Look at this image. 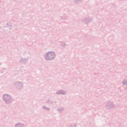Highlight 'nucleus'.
<instances>
[{
    "instance_id": "nucleus-1",
    "label": "nucleus",
    "mask_w": 127,
    "mask_h": 127,
    "mask_svg": "<svg viewBox=\"0 0 127 127\" xmlns=\"http://www.w3.org/2000/svg\"><path fill=\"white\" fill-rule=\"evenodd\" d=\"M49 56H52V54H51V53H49L47 55V59H48V60H51V59L48 58V57H49Z\"/></svg>"
},
{
    "instance_id": "nucleus-2",
    "label": "nucleus",
    "mask_w": 127,
    "mask_h": 127,
    "mask_svg": "<svg viewBox=\"0 0 127 127\" xmlns=\"http://www.w3.org/2000/svg\"><path fill=\"white\" fill-rule=\"evenodd\" d=\"M18 127V125H17V126H16V127Z\"/></svg>"
}]
</instances>
